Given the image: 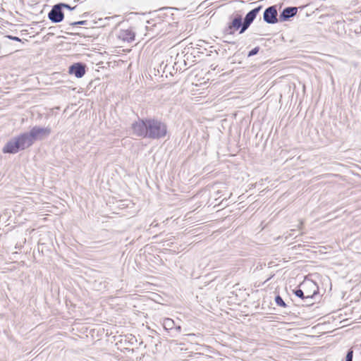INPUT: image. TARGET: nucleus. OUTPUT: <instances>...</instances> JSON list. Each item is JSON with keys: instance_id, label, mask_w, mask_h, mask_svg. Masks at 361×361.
Returning <instances> with one entry per match:
<instances>
[{"instance_id": "18", "label": "nucleus", "mask_w": 361, "mask_h": 361, "mask_svg": "<svg viewBox=\"0 0 361 361\" xmlns=\"http://www.w3.org/2000/svg\"><path fill=\"white\" fill-rule=\"evenodd\" d=\"M68 23L71 26L85 25L87 24V20H80V21H75V22H69Z\"/></svg>"}, {"instance_id": "4", "label": "nucleus", "mask_w": 361, "mask_h": 361, "mask_svg": "<svg viewBox=\"0 0 361 361\" xmlns=\"http://www.w3.org/2000/svg\"><path fill=\"white\" fill-rule=\"evenodd\" d=\"M231 21L228 23L227 26L224 28L223 32L225 35H233L235 32L240 29V34H243L245 32L242 31L243 27L244 22H243V18L240 15L237 14L233 18L231 17Z\"/></svg>"}, {"instance_id": "7", "label": "nucleus", "mask_w": 361, "mask_h": 361, "mask_svg": "<svg viewBox=\"0 0 361 361\" xmlns=\"http://www.w3.org/2000/svg\"><path fill=\"white\" fill-rule=\"evenodd\" d=\"M262 6H258L255 7V8L252 9L250 11H249L245 16L243 22V27H242V31L245 32L247 28L250 27V25L253 23L255 19L256 18L257 14L259 13V11L262 10Z\"/></svg>"}, {"instance_id": "23", "label": "nucleus", "mask_w": 361, "mask_h": 361, "mask_svg": "<svg viewBox=\"0 0 361 361\" xmlns=\"http://www.w3.org/2000/svg\"><path fill=\"white\" fill-rule=\"evenodd\" d=\"M307 305L313 304V302L307 301Z\"/></svg>"}, {"instance_id": "19", "label": "nucleus", "mask_w": 361, "mask_h": 361, "mask_svg": "<svg viewBox=\"0 0 361 361\" xmlns=\"http://www.w3.org/2000/svg\"><path fill=\"white\" fill-rule=\"evenodd\" d=\"M259 51V47H256L253 48L252 49H251L248 52L247 56L248 57H251L252 56H255V55L258 54Z\"/></svg>"}, {"instance_id": "6", "label": "nucleus", "mask_w": 361, "mask_h": 361, "mask_svg": "<svg viewBox=\"0 0 361 361\" xmlns=\"http://www.w3.org/2000/svg\"><path fill=\"white\" fill-rule=\"evenodd\" d=\"M278 13L276 6L267 8L263 14V20L269 24H275L279 21L277 18Z\"/></svg>"}, {"instance_id": "20", "label": "nucleus", "mask_w": 361, "mask_h": 361, "mask_svg": "<svg viewBox=\"0 0 361 361\" xmlns=\"http://www.w3.org/2000/svg\"><path fill=\"white\" fill-rule=\"evenodd\" d=\"M59 5V6L61 7V8L62 9L63 8H68L69 10H73L75 7H71L69 4H65V3H59L58 4Z\"/></svg>"}, {"instance_id": "24", "label": "nucleus", "mask_w": 361, "mask_h": 361, "mask_svg": "<svg viewBox=\"0 0 361 361\" xmlns=\"http://www.w3.org/2000/svg\"><path fill=\"white\" fill-rule=\"evenodd\" d=\"M226 43H232V44H234L235 42H228V41H224Z\"/></svg>"}, {"instance_id": "15", "label": "nucleus", "mask_w": 361, "mask_h": 361, "mask_svg": "<svg viewBox=\"0 0 361 361\" xmlns=\"http://www.w3.org/2000/svg\"><path fill=\"white\" fill-rule=\"evenodd\" d=\"M275 302L278 306L281 307H286L287 306L286 303L279 295H276Z\"/></svg>"}, {"instance_id": "22", "label": "nucleus", "mask_w": 361, "mask_h": 361, "mask_svg": "<svg viewBox=\"0 0 361 361\" xmlns=\"http://www.w3.org/2000/svg\"><path fill=\"white\" fill-rule=\"evenodd\" d=\"M173 329H175V331H176L177 333H180V331H181V326H179V325H178V326H174Z\"/></svg>"}, {"instance_id": "8", "label": "nucleus", "mask_w": 361, "mask_h": 361, "mask_svg": "<svg viewBox=\"0 0 361 361\" xmlns=\"http://www.w3.org/2000/svg\"><path fill=\"white\" fill-rule=\"evenodd\" d=\"M48 18L54 23H60L63 20L64 13L58 4L52 6L48 13Z\"/></svg>"}, {"instance_id": "5", "label": "nucleus", "mask_w": 361, "mask_h": 361, "mask_svg": "<svg viewBox=\"0 0 361 361\" xmlns=\"http://www.w3.org/2000/svg\"><path fill=\"white\" fill-rule=\"evenodd\" d=\"M302 288L305 291L306 299L312 300L319 293V287L312 280H305L302 282Z\"/></svg>"}, {"instance_id": "10", "label": "nucleus", "mask_w": 361, "mask_h": 361, "mask_svg": "<svg viewBox=\"0 0 361 361\" xmlns=\"http://www.w3.org/2000/svg\"><path fill=\"white\" fill-rule=\"evenodd\" d=\"M298 12V8L294 6L286 7L279 14V20L280 22H285L294 17Z\"/></svg>"}, {"instance_id": "17", "label": "nucleus", "mask_w": 361, "mask_h": 361, "mask_svg": "<svg viewBox=\"0 0 361 361\" xmlns=\"http://www.w3.org/2000/svg\"><path fill=\"white\" fill-rule=\"evenodd\" d=\"M353 353L354 352H353V348L348 349V350L347 351L345 357V361H353Z\"/></svg>"}, {"instance_id": "14", "label": "nucleus", "mask_w": 361, "mask_h": 361, "mask_svg": "<svg viewBox=\"0 0 361 361\" xmlns=\"http://www.w3.org/2000/svg\"><path fill=\"white\" fill-rule=\"evenodd\" d=\"M293 293L298 298L307 300L308 299H306V295L305 294V291L303 288H302V283L299 285L298 288L295 290H293Z\"/></svg>"}, {"instance_id": "2", "label": "nucleus", "mask_w": 361, "mask_h": 361, "mask_svg": "<svg viewBox=\"0 0 361 361\" xmlns=\"http://www.w3.org/2000/svg\"><path fill=\"white\" fill-rule=\"evenodd\" d=\"M25 133L8 140L2 149L5 154H16L30 147Z\"/></svg>"}, {"instance_id": "9", "label": "nucleus", "mask_w": 361, "mask_h": 361, "mask_svg": "<svg viewBox=\"0 0 361 361\" xmlns=\"http://www.w3.org/2000/svg\"><path fill=\"white\" fill-rule=\"evenodd\" d=\"M69 73L78 78H81L86 72V65L83 63H75L69 67Z\"/></svg>"}, {"instance_id": "13", "label": "nucleus", "mask_w": 361, "mask_h": 361, "mask_svg": "<svg viewBox=\"0 0 361 361\" xmlns=\"http://www.w3.org/2000/svg\"><path fill=\"white\" fill-rule=\"evenodd\" d=\"M162 325L166 331L173 330L175 326V322L172 319L165 318L163 320Z\"/></svg>"}, {"instance_id": "1", "label": "nucleus", "mask_w": 361, "mask_h": 361, "mask_svg": "<svg viewBox=\"0 0 361 361\" xmlns=\"http://www.w3.org/2000/svg\"><path fill=\"white\" fill-rule=\"evenodd\" d=\"M132 130L136 136L152 140L162 139L168 133L166 124L155 118H138L132 124Z\"/></svg>"}, {"instance_id": "16", "label": "nucleus", "mask_w": 361, "mask_h": 361, "mask_svg": "<svg viewBox=\"0 0 361 361\" xmlns=\"http://www.w3.org/2000/svg\"><path fill=\"white\" fill-rule=\"evenodd\" d=\"M185 336L188 338V340L189 341L195 342V343L197 342L196 341V338L202 337L200 334H187Z\"/></svg>"}, {"instance_id": "3", "label": "nucleus", "mask_w": 361, "mask_h": 361, "mask_svg": "<svg viewBox=\"0 0 361 361\" xmlns=\"http://www.w3.org/2000/svg\"><path fill=\"white\" fill-rule=\"evenodd\" d=\"M51 133V130L49 127L43 128L35 126L29 132L25 133V134L30 140L29 143L31 146L35 140H42L49 136Z\"/></svg>"}, {"instance_id": "12", "label": "nucleus", "mask_w": 361, "mask_h": 361, "mask_svg": "<svg viewBox=\"0 0 361 361\" xmlns=\"http://www.w3.org/2000/svg\"><path fill=\"white\" fill-rule=\"evenodd\" d=\"M108 282L106 280L104 281H95L94 282V287L98 291H103L107 288Z\"/></svg>"}, {"instance_id": "11", "label": "nucleus", "mask_w": 361, "mask_h": 361, "mask_svg": "<svg viewBox=\"0 0 361 361\" xmlns=\"http://www.w3.org/2000/svg\"><path fill=\"white\" fill-rule=\"evenodd\" d=\"M135 34L130 30H121L118 34V38L123 42H130L135 39Z\"/></svg>"}, {"instance_id": "21", "label": "nucleus", "mask_w": 361, "mask_h": 361, "mask_svg": "<svg viewBox=\"0 0 361 361\" xmlns=\"http://www.w3.org/2000/svg\"><path fill=\"white\" fill-rule=\"evenodd\" d=\"M6 37L8 38L9 39H11V40H13V41L21 42V39L18 37L12 36V35H7Z\"/></svg>"}]
</instances>
